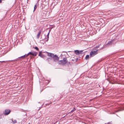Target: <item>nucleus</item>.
<instances>
[{
    "label": "nucleus",
    "mask_w": 124,
    "mask_h": 124,
    "mask_svg": "<svg viewBox=\"0 0 124 124\" xmlns=\"http://www.w3.org/2000/svg\"><path fill=\"white\" fill-rule=\"evenodd\" d=\"M83 50L79 51L78 50H75V54L78 55L79 54H82V52Z\"/></svg>",
    "instance_id": "obj_5"
},
{
    "label": "nucleus",
    "mask_w": 124,
    "mask_h": 124,
    "mask_svg": "<svg viewBox=\"0 0 124 124\" xmlns=\"http://www.w3.org/2000/svg\"><path fill=\"white\" fill-rule=\"evenodd\" d=\"M75 109H75V108H74L70 112L71 113H72L75 110Z\"/></svg>",
    "instance_id": "obj_15"
},
{
    "label": "nucleus",
    "mask_w": 124,
    "mask_h": 124,
    "mask_svg": "<svg viewBox=\"0 0 124 124\" xmlns=\"http://www.w3.org/2000/svg\"><path fill=\"white\" fill-rule=\"evenodd\" d=\"M50 33V31L48 33V34L47 35V38H49V35Z\"/></svg>",
    "instance_id": "obj_19"
},
{
    "label": "nucleus",
    "mask_w": 124,
    "mask_h": 124,
    "mask_svg": "<svg viewBox=\"0 0 124 124\" xmlns=\"http://www.w3.org/2000/svg\"><path fill=\"white\" fill-rule=\"evenodd\" d=\"M42 52L41 51L39 53V56H40L41 58H43L44 57V56L41 54Z\"/></svg>",
    "instance_id": "obj_7"
},
{
    "label": "nucleus",
    "mask_w": 124,
    "mask_h": 124,
    "mask_svg": "<svg viewBox=\"0 0 124 124\" xmlns=\"http://www.w3.org/2000/svg\"><path fill=\"white\" fill-rule=\"evenodd\" d=\"M68 62L67 58H64L62 60L59 61L58 63L59 64L62 65H64L66 63Z\"/></svg>",
    "instance_id": "obj_1"
},
{
    "label": "nucleus",
    "mask_w": 124,
    "mask_h": 124,
    "mask_svg": "<svg viewBox=\"0 0 124 124\" xmlns=\"http://www.w3.org/2000/svg\"><path fill=\"white\" fill-rule=\"evenodd\" d=\"M48 39H49V38H47L46 39V41H48Z\"/></svg>",
    "instance_id": "obj_21"
},
{
    "label": "nucleus",
    "mask_w": 124,
    "mask_h": 124,
    "mask_svg": "<svg viewBox=\"0 0 124 124\" xmlns=\"http://www.w3.org/2000/svg\"><path fill=\"white\" fill-rule=\"evenodd\" d=\"M52 60V58H48L46 59V60H48L49 61V60Z\"/></svg>",
    "instance_id": "obj_17"
},
{
    "label": "nucleus",
    "mask_w": 124,
    "mask_h": 124,
    "mask_svg": "<svg viewBox=\"0 0 124 124\" xmlns=\"http://www.w3.org/2000/svg\"><path fill=\"white\" fill-rule=\"evenodd\" d=\"M41 33V31H39V32L38 33L37 35V39L39 38V36L40 34Z\"/></svg>",
    "instance_id": "obj_9"
},
{
    "label": "nucleus",
    "mask_w": 124,
    "mask_h": 124,
    "mask_svg": "<svg viewBox=\"0 0 124 124\" xmlns=\"http://www.w3.org/2000/svg\"><path fill=\"white\" fill-rule=\"evenodd\" d=\"M28 56L27 54H25L24 55L21 56L20 57H19V58H25L26 57Z\"/></svg>",
    "instance_id": "obj_8"
},
{
    "label": "nucleus",
    "mask_w": 124,
    "mask_h": 124,
    "mask_svg": "<svg viewBox=\"0 0 124 124\" xmlns=\"http://www.w3.org/2000/svg\"><path fill=\"white\" fill-rule=\"evenodd\" d=\"M37 6L36 5H35L34 6V10H33V12H34L35 10L37 8Z\"/></svg>",
    "instance_id": "obj_14"
},
{
    "label": "nucleus",
    "mask_w": 124,
    "mask_h": 124,
    "mask_svg": "<svg viewBox=\"0 0 124 124\" xmlns=\"http://www.w3.org/2000/svg\"><path fill=\"white\" fill-rule=\"evenodd\" d=\"M89 55H87L85 56V59L86 60H87L89 59Z\"/></svg>",
    "instance_id": "obj_13"
},
{
    "label": "nucleus",
    "mask_w": 124,
    "mask_h": 124,
    "mask_svg": "<svg viewBox=\"0 0 124 124\" xmlns=\"http://www.w3.org/2000/svg\"><path fill=\"white\" fill-rule=\"evenodd\" d=\"M4 61H0V62H4Z\"/></svg>",
    "instance_id": "obj_22"
},
{
    "label": "nucleus",
    "mask_w": 124,
    "mask_h": 124,
    "mask_svg": "<svg viewBox=\"0 0 124 124\" xmlns=\"http://www.w3.org/2000/svg\"><path fill=\"white\" fill-rule=\"evenodd\" d=\"M34 48L36 50H39V48H38V47H37V46H35V47H34Z\"/></svg>",
    "instance_id": "obj_18"
},
{
    "label": "nucleus",
    "mask_w": 124,
    "mask_h": 124,
    "mask_svg": "<svg viewBox=\"0 0 124 124\" xmlns=\"http://www.w3.org/2000/svg\"><path fill=\"white\" fill-rule=\"evenodd\" d=\"M112 42V41H109V42L107 43V45H111Z\"/></svg>",
    "instance_id": "obj_12"
},
{
    "label": "nucleus",
    "mask_w": 124,
    "mask_h": 124,
    "mask_svg": "<svg viewBox=\"0 0 124 124\" xmlns=\"http://www.w3.org/2000/svg\"><path fill=\"white\" fill-rule=\"evenodd\" d=\"M11 120L12 121V122L14 124L17 123V121L16 120H13V119H12Z\"/></svg>",
    "instance_id": "obj_11"
},
{
    "label": "nucleus",
    "mask_w": 124,
    "mask_h": 124,
    "mask_svg": "<svg viewBox=\"0 0 124 124\" xmlns=\"http://www.w3.org/2000/svg\"><path fill=\"white\" fill-rule=\"evenodd\" d=\"M33 53L32 55L34 56H36L37 54V53L36 52H33Z\"/></svg>",
    "instance_id": "obj_10"
},
{
    "label": "nucleus",
    "mask_w": 124,
    "mask_h": 124,
    "mask_svg": "<svg viewBox=\"0 0 124 124\" xmlns=\"http://www.w3.org/2000/svg\"><path fill=\"white\" fill-rule=\"evenodd\" d=\"M53 58L54 62H58L59 58V57L57 56L56 55H54Z\"/></svg>",
    "instance_id": "obj_3"
},
{
    "label": "nucleus",
    "mask_w": 124,
    "mask_h": 124,
    "mask_svg": "<svg viewBox=\"0 0 124 124\" xmlns=\"http://www.w3.org/2000/svg\"><path fill=\"white\" fill-rule=\"evenodd\" d=\"M10 112L11 111L10 110L6 109L3 112V114L5 115H7L10 113Z\"/></svg>",
    "instance_id": "obj_4"
},
{
    "label": "nucleus",
    "mask_w": 124,
    "mask_h": 124,
    "mask_svg": "<svg viewBox=\"0 0 124 124\" xmlns=\"http://www.w3.org/2000/svg\"><path fill=\"white\" fill-rule=\"evenodd\" d=\"M47 55L49 56H50L52 58H53L54 56V55L53 54L49 53L48 52H47Z\"/></svg>",
    "instance_id": "obj_6"
},
{
    "label": "nucleus",
    "mask_w": 124,
    "mask_h": 124,
    "mask_svg": "<svg viewBox=\"0 0 124 124\" xmlns=\"http://www.w3.org/2000/svg\"><path fill=\"white\" fill-rule=\"evenodd\" d=\"M98 49H96V50L91 51L90 53V55L91 56L93 57L98 54Z\"/></svg>",
    "instance_id": "obj_2"
},
{
    "label": "nucleus",
    "mask_w": 124,
    "mask_h": 124,
    "mask_svg": "<svg viewBox=\"0 0 124 124\" xmlns=\"http://www.w3.org/2000/svg\"><path fill=\"white\" fill-rule=\"evenodd\" d=\"M105 124H112L110 122H109L107 123H105Z\"/></svg>",
    "instance_id": "obj_20"
},
{
    "label": "nucleus",
    "mask_w": 124,
    "mask_h": 124,
    "mask_svg": "<svg viewBox=\"0 0 124 124\" xmlns=\"http://www.w3.org/2000/svg\"><path fill=\"white\" fill-rule=\"evenodd\" d=\"M33 53V52H30L29 53H28L27 54V56L29 54H31L32 55V54Z\"/></svg>",
    "instance_id": "obj_16"
},
{
    "label": "nucleus",
    "mask_w": 124,
    "mask_h": 124,
    "mask_svg": "<svg viewBox=\"0 0 124 124\" xmlns=\"http://www.w3.org/2000/svg\"><path fill=\"white\" fill-rule=\"evenodd\" d=\"M2 1L1 0H0V3Z\"/></svg>",
    "instance_id": "obj_23"
}]
</instances>
